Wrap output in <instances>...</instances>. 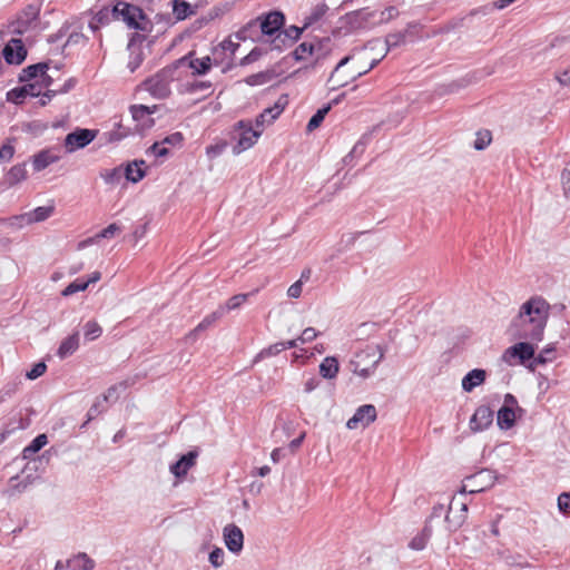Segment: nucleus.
I'll return each mask as SVG.
<instances>
[{
	"mask_svg": "<svg viewBox=\"0 0 570 570\" xmlns=\"http://www.w3.org/2000/svg\"><path fill=\"white\" fill-rule=\"evenodd\" d=\"M224 542L232 553H239L244 547L243 531L235 524H227L223 530Z\"/></svg>",
	"mask_w": 570,
	"mask_h": 570,
	"instance_id": "5701e85b",
	"label": "nucleus"
},
{
	"mask_svg": "<svg viewBox=\"0 0 570 570\" xmlns=\"http://www.w3.org/2000/svg\"><path fill=\"white\" fill-rule=\"evenodd\" d=\"M49 128V124L43 120L35 119L31 121L22 122L21 130L26 134H30L33 137H40Z\"/></svg>",
	"mask_w": 570,
	"mask_h": 570,
	"instance_id": "79ce46f5",
	"label": "nucleus"
},
{
	"mask_svg": "<svg viewBox=\"0 0 570 570\" xmlns=\"http://www.w3.org/2000/svg\"><path fill=\"white\" fill-rule=\"evenodd\" d=\"M142 86L153 98L158 100L167 99L171 95L170 86L165 83L164 80L156 78V75L147 77L142 81Z\"/></svg>",
	"mask_w": 570,
	"mask_h": 570,
	"instance_id": "b1692460",
	"label": "nucleus"
},
{
	"mask_svg": "<svg viewBox=\"0 0 570 570\" xmlns=\"http://www.w3.org/2000/svg\"><path fill=\"white\" fill-rule=\"evenodd\" d=\"M384 357V350L380 345H366L365 348L355 353L348 362L350 372L362 379H367Z\"/></svg>",
	"mask_w": 570,
	"mask_h": 570,
	"instance_id": "20e7f679",
	"label": "nucleus"
},
{
	"mask_svg": "<svg viewBox=\"0 0 570 570\" xmlns=\"http://www.w3.org/2000/svg\"><path fill=\"white\" fill-rule=\"evenodd\" d=\"M122 174L126 184H138L144 180L149 167L144 158H134L121 163Z\"/></svg>",
	"mask_w": 570,
	"mask_h": 570,
	"instance_id": "2eb2a0df",
	"label": "nucleus"
},
{
	"mask_svg": "<svg viewBox=\"0 0 570 570\" xmlns=\"http://www.w3.org/2000/svg\"><path fill=\"white\" fill-rule=\"evenodd\" d=\"M532 342L533 341L520 340V342L507 348L503 358L509 363H511L512 360H518L520 364L531 362V365H534L535 347Z\"/></svg>",
	"mask_w": 570,
	"mask_h": 570,
	"instance_id": "4468645a",
	"label": "nucleus"
},
{
	"mask_svg": "<svg viewBox=\"0 0 570 570\" xmlns=\"http://www.w3.org/2000/svg\"><path fill=\"white\" fill-rule=\"evenodd\" d=\"M224 550L222 548H214L210 552H209V557H208V560L210 562V564L214 567V568H218L220 566H223L224 563Z\"/></svg>",
	"mask_w": 570,
	"mask_h": 570,
	"instance_id": "774afa93",
	"label": "nucleus"
},
{
	"mask_svg": "<svg viewBox=\"0 0 570 570\" xmlns=\"http://www.w3.org/2000/svg\"><path fill=\"white\" fill-rule=\"evenodd\" d=\"M112 4H114V1L109 6H102L98 11H95L94 9H89L86 13L89 17H92L98 22V26L106 27L111 22V20H114L111 17V6Z\"/></svg>",
	"mask_w": 570,
	"mask_h": 570,
	"instance_id": "a19ab883",
	"label": "nucleus"
},
{
	"mask_svg": "<svg viewBox=\"0 0 570 570\" xmlns=\"http://www.w3.org/2000/svg\"><path fill=\"white\" fill-rule=\"evenodd\" d=\"M249 299V292H243L229 297L223 305H219L217 309L225 312H232L239 309Z\"/></svg>",
	"mask_w": 570,
	"mask_h": 570,
	"instance_id": "e433bc0d",
	"label": "nucleus"
},
{
	"mask_svg": "<svg viewBox=\"0 0 570 570\" xmlns=\"http://www.w3.org/2000/svg\"><path fill=\"white\" fill-rule=\"evenodd\" d=\"M48 438L46 434H38L22 451V458L26 460L32 459L46 444Z\"/></svg>",
	"mask_w": 570,
	"mask_h": 570,
	"instance_id": "58836bf2",
	"label": "nucleus"
},
{
	"mask_svg": "<svg viewBox=\"0 0 570 570\" xmlns=\"http://www.w3.org/2000/svg\"><path fill=\"white\" fill-rule=\"evenodd\" d=\"M115 394H101L96 399L94 404L89 407L85 422L80 425V431H85L88 424L94 421L96 417L105 413L109 405L116 402L117 397L112 399Z\"/></svg>",
	"mask_w": 570,
	"mask_h": 570,
	"instance_id": "4be33fe9",
	"label": "nucleus"
},
{
	"mask_svg": "<svg viewBox=\"0 0 570 570\" xmlns=\"http://www.w3.org/2000/svg\"><path fill=\"white\" fill-rule=\"evenodd\" d=\"M374 16L375 11H371L367 8H362L347 12L341 18V21L343 22V27L346 29V31L352 32L358 29L370 28L373 24L371 20L374 18Z\"/></svg>",
	"mask_w": 570,
	"mask_h": 570,
	"instance_id": "ddd939ff",
	"label": "nucleus"
},
{
	"mask_svg": "<svg viewBox=\"0 0 570 570\" xmlns=\"http://www.w3.org/2000/svg\"><path fill=\"white\" fill-rule=\"evenodd\" d=\"M35 91L38 92V95H33V99H38L35 105L39 108L47 107L57 97V92L52 88L37 89L35 87Z\"/></svg>",
	"mask_w": 570,
	"mask_h": 570,
	"instance_id": "de8ad7c7",
	"label": "nucleus"
},
{
	"mask_svg": "<svg viewBox=\"0 0 570 570\" xmlns=\"http://www.w3.org/2000/svg\"><path fill=\"white\" fill-rule=\"evenodd\" d=\"M286 104V96H282L274 106L264 109V111L256 117L255 126L252 125V146L262 136L264 127L273 124V121L283 112Z\"/></svg>",
	"mask_w": 570,
	"mask_h": 570,
	"instance_id": "9d476101",
	"label": "nucleus"
},
{
	"mask_svg": "<svg viewBox=\"0 0 570 570\" xmlns=\"http://www.w3.org/2000/svg\"><path fill=\"white\" fill-rule=\"evenodd\" d=\"M175 22H180L189 19L197 13V6L191 4L187 0H170L169 2Z\"/></svg>",
	"mask_w": 570,
	"mask_h": 570,
	"instance_id": "c85d7f7f",
	"label": "nucleus"
},
{
	"mask_svg": "<svg viewBox=\"0 0 570 570\" xmlns=\"http://www.w3.org/2000/svg\"><path fill=\"white\" fill-rule=\"evenodd\" d=\"M554 344H548L538 355L534 354V366L551 362L556 357Z\"/></svg>",
	"mask_w": 570,
	"mask_h": 570,
	"instance_id": "6e6d98bb",
	"label": "nucleus"
},
{
	"mask_svg": "<svg viewBox=\"0 0 570 570\" xmlns=\"http://www.w3.org/2000/svg\"><path fill=\"white\" fill-rule=\"evenodd\" d=\"M66 567L71 570H92L95 561L87 553L82 552L67 560Z\"/></svg>",
	"mask_w": 570,
	"mask_h": 570,
	"instance_id": "f704fd0d",
	"label": "nucleus"
},
{
	"mask_svg": "<svg viewBox=\"0 0 570 570\" xmlns=\"http://www.w3.org/2000/svg\"><path fill=\"white\" fill-rule=\"evenodd\" d=\"M100 131L97 128L76 126L63 138L62 147L67 155L85 149L96 140Z\"/></svg>",
	"mask_w": 570,
	"mask_h": 570,
	"instance_id": "0eeeda50",
	"label": "nucleus"
},
{
	"mask_svg": "<svg viewBox=\"0 0 570 570\" xmlns=\"http://www.w3.org/2000/svg\"><path fill=\"white\" fill-rule=\"evenodd\" d=\"M147 156H153L156 160L163 161L171 156V150L167 147H165V144H163L161 140H155L147 149H146Z\"/></svg>",
	"mask_w": 570,
	"mask_h": 570,
	"instance_id": "ea45409f",
	"label": "nucleus"
},
{
	"mask_svg": "<svg viewBox=\"0 0 570 570\" xmlns=\"http://www.w3.org/2000/svg\"><path fill=\"white\" fill-rule=\"evenodd\" d=\"M56 210V205L53 200H51L49 204L43 206H37L33 209L26 213V216H28L29 222L31 224L41 223L47 220L49 217L53 215Z\"/></svg>",
	"mask_w": 570,
	"mask_h": 570,
	"instance_id": "473e14b6",
	"label": "nucleus"
},
{
	"mask_svg": "<svg viewBox=\"0 0 570 570\" xmlns=\"http://www.w3.org/2000/svg\"><path fill=\"white\" fill-rule=\"evenodd\" d=\"M30 163L35 173H40L49 166L58 163L60 156L52 154L50 147L42 148L30 156Z\"/></svg>",
	"mask_w": 570,
	"mask_h": 570,
	"instance_id": "393cba45",
	"label": "nucleus"
},
{
	"mask_svg": "<svg viewBox=\"0 0 570 570\" xmlns=\"http://www.w3.org/2000/svg\"><path fill=\"white\" fill-rule=\"evenodd\" d=\"M41 6V2H32L24 6L8 22V33L22 37L26 32H28L32 28V24L40 20Z\"/></svg>",
	"mask_w": 570,
	"mask_h": 570,
	"instance_id": "423d86ee",
	"label": "nucleus"
},
{
	"mask_svg": "<svg viewBox=\"0 0 570 570\" xmlns=\"http://www.w3.org/2000/svg\"><path fill=\"white\" fill-rule=\"evenodd\" d=\"M80 344V332L78 330H73L70 334L63 337L56 351V355L60 360H66L69 356L73 355L79 348Z\"/></svg>",
	"mask_w": 570,
	"mask_h": 570,
	"instance_id": "cd10ccee",
	"label": "nucleus"
},
{
	"mask_svg": "<svg viewBox=\"0 0 570 570\" xmlns=\"http://www.w3.org/2000/svg\"><path fill=\"white\" fill-rule=\"evenodd\" d=\"M205 26H207L205 18H197L189 24V27H187L183 32L175 37L171 47H175L178 42L183 41L185 37H190L193 33L199 31Z\"/></svg>",
	"mask_w": 570,
	"mask_h": 570,
	"instance_id": "a18cd8bd",
	"label": "nucleus"
},
{
	"mask_svg": "<svg viewBox=\"0 0 570 570\" xmlns=\"http://www.w3.org/2000/svg\"><path fill=\"white\" fill-rule=\"evenodd\" d=\"M223 316V309H215L203 317V320L187 334V340L195 342L198 336L213 326Z\"/></svg>",
	"mask_w": 570,
	"mask_h": 570,
	"instance_id": "c756f323",
	"label": "nucleus"
},
{
	"mask_svg": "<svg viewBox=\"0 0 570 570\" xmlns=\"http://www.w3.org/2000/svg\"><path fill=\"white\" fill-rule=\"evenodd\" d=\"M428 534L423 531L416 534L409 543V547L413 550L420 551L423 550L428 543Z\"/></svg>",
	"mask_w": 570,
	"mask_h": 570,
	"instance_id": "338daca9",
	"label": "nucleus"
},
{
	"mask_svg": "<svg viewBox=\"0 0 570 570\" xmlns=\"http://www.w3.org/2000/svg\"><path fill=\"white\" fill-rule=\"evenodd\" d=\"M255 21L258 22L262 35L273 39L278 32H282L285 24V14L279 10H272L262 13Z\"/></svg>",
	"mask_w": 570,
	"mask_h": 570,
	"instance_id": "9b49d317",
	"label": "nucleus"
},
{
	"mask_svg": "<svg viewBox=\"0 0 570 570\" xmlns=\"http://www.w3.org/2000/svg\"><path fill=\"white\" fill-rule=\"evenodd\" d=\"M314 52V45L309 42H302L293 52L292 56L296 61L304 60L307 56Z\"/></svg>",
	"mask_w": 570,
	"mask_h": 570,
	"instance_id": "052dcab7",
	"label": "nucleus"
},
{
	"mask_svg": "<svg viewBox=\"0 0 570 570\" xmlns=\"http://www.w3.org/2000/svg\"><path fill=\"white\" fill-rule=\"evenodd\" d=\"M487 379V371L483 368H473L468 372L462 379V390L471 392L473 389L479 387Z\"/></svg>",
	"mask_w": 570,
	"mask_h": 570,
	"instance_id": "2f4dec72",
	"label": "nucleus"
},
{
	"mask_svg": "<svg viewBox=\"0 0 570 570\" xmlns=\"http://www.w3.org/2000/svg\"><path fill=\"white\" fill-rule=\"evenodd\" d=\"M328 7L325 3H318L316 4L311 13L305 17L304 19V28H309L317 23L320 20L323 19L325 13L327 12Z\"/></svg>",
	"mask_w": 570,
	"mask_h": 570,
	"instance_id": "49530a36",
	"label": "nucleus"
},
{
	"mask_svg": "<svg viewBox=\"0 0 570 570\" xmlns=\"http://www.w3.org/2000/svg\"><path fill=\"white\" fill-rule=\"evenodd\" d=\"M332 108V104H328L322 108H320L312 117L311 119L308 120L307 122V126H306V130L308 132H312L313 130H315L316 128L320 127V125L323 122L325 116L328 114V111L331 110Z\"/></svg>",
	"mask_w": 570,
	"mask_h": 570,
	"instance_id": "3c124183",
	"label": "nucleus"
},
{
	"mask_svg": "<svg viewBox=\"0 0 570 570\" xmlns=\"http://www.w3.org/2000/svg\"><path fill=\"white\" fill-rule=\"evenodd\" d=\"M198 458V451L191 450L185 454H181L177 461L170 464L169 471L177 479H181L186 476L189 469H191L196 464V459Z\"/></svg>",
	"mask_w": 570,
	"mask_h": 570,
	"instance_id": "a878e982",
	"label": "nucleus"
},
{
	"mask_svg": "<svg viewBox=\"0 0 570 570\" xmlns=\"http://www.w3.org/2000/svg\"><path fill=\"white\" fill-rule=\"evenodd\" d=\"M17 138L13 136L7 137L0 146V165L9 164L14 158Z\"/></svg>",
	"mask_w": 570,
	"mask_h": 570,
	"instance_id": "72a5a7b5",
	"label": "nucleus"
},
{
	"mask_svg": "<svg viewBox=\"0 0 570 570\" xmlns=\"http://www.w3.org/2000/svg\"><path fill=\"white\" fill-rule=\"evenodd\" d=\"M52 66V59L46 58L40 61L24 66L19 72V79L36 86L37 89L51 88L55 78L49 75Z\"/></svg>",
	"mask_w": 570,
	"mask_h": 570,
	"instance_id": "39448f33",
	"label": "nucleus"
},
{
	"mask_svg": "<svg viewBox=\"0 0 570 570\" xmlns=\"http://www.w3.org/2000/svg\"><path fill=\"white\" fill-rule=\"evenodd\" d=\"M409 32H410L409 29H405L403 31L389 33L385 37L386 50L389 51L392 48H396V47L404 45L406 42V37H407Z\"/></svg>",
	"mask_w": 570,
	"mask_h": 570,
	"instance_id": "8fccbe9b",
	"label": "nucleus"
},
{
	"mask_svg": "<svg viewBox=\"0 0 570 570\" xmlns=\"http://www.w3.org/2000/svg\"><path fill=\"white\" fill-rule=\"evenodd\" d=\"M223 61V58L216 59L210 56L197 58L195 63L191 66V73L196 77H204L208 75L213 67H218Z\"/></svg>",
	"mask_w": 570,
	"mask_h": 570,
	"instance_id": "7c9ffc66",
	"label": "nucleus"
},
{
	"mask_svg": "<svg viewBox=\"0 0 570 570\" xmlns=\"http://www.w3.org/2000/svg\"><path fill=\"white\" fill-rule=\"evenodd\" d=\"M18 86L9 89L6 92V101L16 107H21L26 104V100L33 99V95H38L35 91V86L29 82H23L17 76Z\"/></svg>",
	"mask_w": 570,
	"mask_h": 570,
	"instance_id": "f3484780",
	"label": "nucleus"
},
{
	"mask_svg": "<svg viewBox=\"0 0 570 570\" xmlns=\"http://www.w3.org/2000/svg\"><path fill=\"white\" fill-rule=\"evenodd\" d=\"M213 87V83L209 80H194L185 83L184 91L186 94H196L198 91L208 90Z\"/></svg>",
	"mask_w": 570,
	"mask_h": 570,
	"instance_id": "4d7b16f0",
	"label": "nucleus"
},
{
	"mask_svg": "<svg viewBox=\"0 0 570 570\" xmlns=\"http://www.w3.org/2000/svg\"><path fill=\"white\" fill-rule=\"evenodd\" d=\"M163 144L174 148H181L185 142V135L181 131H174L163 138Z\"/></svg>",
	"mask_w": 570,
	"mask_h": 570,
	"instance_id": "680f3d73",
	"label": "nucleus"
},
{
	"mask_svg": "<svg viewBox=\"0 0 570 570\" xmlns=\"http://www.w3.org/2000/svg\"><path fill=\"white\" fill-rule=\"evenodd\" d=\"M29 48L21 37L13 36L3 43L0 53L8 67H20L29 56Z\"/></svg>",
	"mask_w": 570,
	"mask_h": 570,
	"instance_id": "6e6552de",
	"label": "nucleus"
},
{
	"mask_svg": "<svg viewBox=\"0 0 570 570\" xmlns=\"http://www.w3.org/2000/svg\"><path fill=\"white\" fill-rule=\"evenodd\" d=\"M239 48V42H235L232 40V36H228L223 39L216 47H213V53H217L220 51L222 56H225L226 52H230L234 55ZM224 59V57H222Z\"/></svg>",
	"mask_w": 570,
	"mask_h": 570,
	"instance_id": "5fc2aeb1",
	"label": "nucleus"
},
{
	"mask_svg": "<svg viewBox=\"0 0 570 570\" xmlns=\"http://www.w3.org/2000/svg\"><path fill=\"white\" fill-rule=\"evenodd\" d=\"M72 24L71 22H69L68 20H66L61 27L55 32V33H51L47 37V42L49 45H53V43H57L58 41H60L63 37L67 36V33L70 31Z\"/></svg>",
	"mask_w": 570,
	"mask_h": 570,
	"instance_id": "e2e57ef3",
	"label": "nucleus"
},
{
	"mask_svg": "<svg viewBox=\"0 0 570 570\" xmlns=\"http://www.w3.org/2000/svg\"><path fill=\"white\" fill-rule=\"evenodd\" d=\"M87 291V287L80 277L75 278L71 281L61 292L60 295L65 298L70 297L77 293H81Z\"/></svg>",
	"mask_w": 570,
	"mask_h": 570,
	"instance_id": "864d4df0",
	"label": "nucleus"
},
{
	"mask_svg": "<svg viewBox=\"0 0 570 570\" xmlns=\"http://www.w3.org/2000/svg\"><path fill=\"white\" fill-rule=\"evenodd\" d=\"M3 224L8 225L12 228H16V229H21V228L26 227L27 225H31L28 216H26V213L4 218Z\"/></svg>",
	"mask_w": 570,
	"mask_h": 570,
	"instance_id": "bf43d9fd",
	"label": "nucleus"
},
{
	"mask_svg": "<svg viewBox=\"0 0 570 570\" xmlns=\"http://www.w3.org/2000/svg\"><path fill=\"white\" fill-rule=\"evenodd\" d=\"M114 20H121L130 30L146 37L153 32L154 22L144 10V6L125 0H114L111 6Z\"/></svg>",
	"mask_w": 570,
	"mask_h": 570,
	"instance_id": "7ed1b4c3",
	"label": "nucleus"
},
{
	"mask_svg": "<svg viewBox=\"0 0 570 570\" xmlns=\"http://www.w3.org/2000/svg\"><path fill=\"white\" fill-rule=\"evenodd\" d=\"M47 367L46 360H38L26 370L24 377L30 381L37 380L46 373Z\"/></svg>",
	"mask_w": 570,
	"mask_h": 570,
	"instance_id": "09e8293b",
	"label": "nucleus"
},
{
	"mask_svg": "<svg viewBox=\"0 0 570 570\" xmlns=\"http://www.w3.org/2000/svg\"><path fill=\"white\" fill-rule=\"evenodd\" d=\"M28 178L27 163H18L11 166L4 171L2 179L0 180V189L6 190L12 188Z\"/></svg>",
	"mask_w": 570,
	"mask_h": 570,
	"instance_id": "aec40b11",
	"label": "nucleus"
},
{
	"mask_svg": "<svg viewBox=\"0 0 570 570\" xmlns=\"http://www.w3.org/2000/svg\"><path fill=\"white\" fill-rule=\"evenodd\" d=\"M83 338L86 342H94L98 340L102 335V327L96 320H89L85 323L83 327Z\"/></svg>",
	"mask_w": 570,
	"mask_h": 570,
	"instance_id": "c03bdc74",
	"label": "nucleus"
},
{
	"mask_svg": "<svg viewBox=\"0 0 570 570\" xmlns=\"http://www.w3.org/2000/svg\"><path fill=\"white\" fill-rule=\"evenodd\" d=\"M122 230V225L119 222H112L106 227L96 233V238L100 240L114 238Z\"/></svg>",
	"mask_w": 570,
	"mask_h": 570,
	"instance_id": "603ef678",
	"label": "nucleus"
},
{
	"mask_svg": "<svg viewBox=\"0 0 570 570\" xmlns=\"http://www.w3.org/2000/svg\"><path fill=\"white\" fill-rule=\"evenodd\" d=\"M494 419V411L487 405L479 406L470 419L469 428L473 433L489 429Z\"/></svg>",
	"mask_w": 570,
	"mask_h": 570,
	"instance_id": "412c9836",
	"label": "nucleus"
},
{
	"mask_svg": "<svg viewBox=\"0 0 570 570\" xmlns=\"http://www.w3.org/2000/svg\"><path fill=\"white\" fill-rule=\"evenodd\" d=\"M276 78V72L273 69L259 71L252 75V87L271 82Z\"/></svg>",
	"mask_w": 570,
	"mask_h": 570,
	"instance_id": "13d9d810",
	"label": "nucleus"
},
{
	"mask_svg": "<svg viewBox=\"0 0 570 570\" xmlns=\"http://www.w3.org/2000/svg\"><path fill=\"white\" fill-rule=\"evenodd\" d=\"M146 40V35H140L138 32L128 33V42L126 50L129 51V61L127 63V69L131 73H134L142 65L145 60V53L141 45Z\"/></svg>",
	"mask_w": 570,
	"mask_h": 570,
	"instance_id": "f8f14e48",
	"label": "nucleus"
},
{
	"mask_svg": "<svg viewBox=\"0 0 570 570\" xmlns=\"http://www.w3.org/2000/svg\"><path fill=\"white\" fill-rule=\"evenodd\" d=\"M549 315L550 304L542 296H532L522 303L511 320L509 333L517 340L541 342Z\"/></svg>",
	"mask_w": 570,
	"mask_h": 570,
	"instance_id": "f257e3e1",
	"label": "nucleus"
},
{
	"mask_svg": "<svg viewBox=\"0 0 570 570\" xmlns=\"http://www.w3.org/2000/svg\"><path fill=\"white\" fill-rule=\"evenodd\" d=\"M36 479V476H32L30 474L22 480H19V475L10 478V489L8 490L9 495L12 497L16 493L24 492L35 482Z\"/></svg>",
	"mask_w": 570,
	"mask_h": 570,
	"instance_id": "4c0bfd02",
	"label": "nucleus"
},
{
	"mask_svg": "<svg viewBox=\"0 0 570 570\" xmlns=\"http://www.w3.org/2000/svg\"><path fill=\"white\" fill-rule=\"evenodd\" d=\"M491 140H492V136L489 130L479 131L476 134V138L473 142V147L476 150H483L490 145Z\"/></svg>",
	"mask_w": 570,
	"mask_h": 570,
	"instance_id": "0e129e2a",
	"label": "nucleus"
},
{
	"mask_svg": "<svg viewBox=\"0 0 570 570\" xmlns=\"http://www.w3.org/2000/svg\"><path fill=\"white\" fill-rule=\"evenodd\" d=\"M305 29L306 28H304V26H289L288 28L282 29V32H278L276 37L271 39V49L283 51L286 48L292 47L299 39Z\"/></svg>",
	"mask_w": 570,
	"mask_h": 570,
	"instance_id": "dca6fc26",
	"label": "nucleus"
},
{
	"mask_svg": "<svg viewBox=\"0 0 570 570\" xmlns=\"http://www.w3.org/2000/svg\"><path fill=\"white\" fill-rule=\"evenodd\" d=\"M228 9H229L228 3H226L224 7L214 6L212 9L208 10L207 14L202 16V18H205L206 24H208L210 21L215 20L216 18L224 16Z\"/></svg>",
	"mask_w": 570,
	"mask_h": 570,
	"instance_id": "69168bd1",
	"label": "nucleus"
},
{
	"mask_svg": "<svg viewBox=\"0 0 570 570\" xmlns=\"http://www.w3.org/2000/svg\"><path fill=\"white\" fill-rule=\"evenodd\" d=\"M376 409L372 404H364L356 409L354 415L346 422V428L355 430L358 428H367L376 420Z\"/></svg>",
	"mask_w": 570,
	"mask_h": 570,
	"instance_id": "6ab92c4d",
	"label": "nucleus"
},
{
	"mask_svg": "<svg viewBox=\"0 0 570 570\" xmlns=\"http://www.w3.org/2000/svg\"><path fill=\"white\" fill-rule=\"evenodd\" d=\"M523 415L524 410L519 405L514 395L505 394L504 402L497 413V424L500 430L507 431L513 428Z\"/></svg>",
	"mask_w": 570,
	"mask_h": 570,
	"instance_id": "1a4fd4ad",
	"label": "nucleus"
},
{
	"mask_svg": "<svg viewBox=\"0 0 570 570\" xmlns=\"http://www.w3.org/2000/svg\"><path fill=\"white\" fill-rule=\"evenodd\" d=\"M99 176L107 185H118L124 178L122 166L119 164L110 169H104Z\"/></svg>",
	"mask_w": 570,
	"mask_h": 570,
	"instance_id": "37998d69",
	"label": "nucleus"
},
{
	"mask_svg": "<svg viewBox=\"0 0 570 570\" xmlns=\"http://www.w3.org/2000/svg\"><path fill=\"white\" fill-rule=\"evenodd\" d=\"M128 110L132 120L136 122L134 131H136L137 136L141 138L145 137L147 131L155 127L156 119L141 110V104H132L128 107Z\"/></svg>",
	"mask_w": 570,
	"mask_h": 570,
	"instance_id": "a211bd4d",
	"label": "nucleus"
},
{
	"mask_svg": "<svg viewBox=\"0 0 570 570\" xmlns=\"http://www.w3.org/2000/svg\"><path fill=\"white\" fill-rule=\"evenodd\" d=\"M340 370L338 360L335 356H326L320 364V374L324 379H334Z\"/></svg>",
	"mask_w": 570,
	"mask_h": 570,
	"instance_id": "c9c22d12",
	"label": "nucleus"
},
{
	"mask_svg": "<svg viewBox=\"0 0 570 570\" xmlns=\"http://www.w3.org/2000/svg\"><path fill=\"white\" fill-rule=\"evenodd\" d=\"M137 135L134 131V127H128L122 125L121 119L117 120L112 125V129L102 134L101 139H104V144H118L124 139Z\"/></svg>",
	"mask_w": 570,
	"mask_h": 570,
	"instance_id": "bb28decb",
	"label": "nucleus"
},
{
	"mask_svg": "<svg viewBox=\"0 0 570 570\" xmlns=\"http://www.w3.org/2000/svg\"><path fill=\"white\" fill-rule=\"evenodd\" d=\"M227 139L216 137L205 147V154L209 159L219 157L227 147H230L234 156L249 149V118L235 122L227 131Z\"/></svg>",
	"mask_w": 570,
	"mask_h": 570,
	"instance_id": "f03ea898",
	"label": "nucleus"
}]
</instances>
